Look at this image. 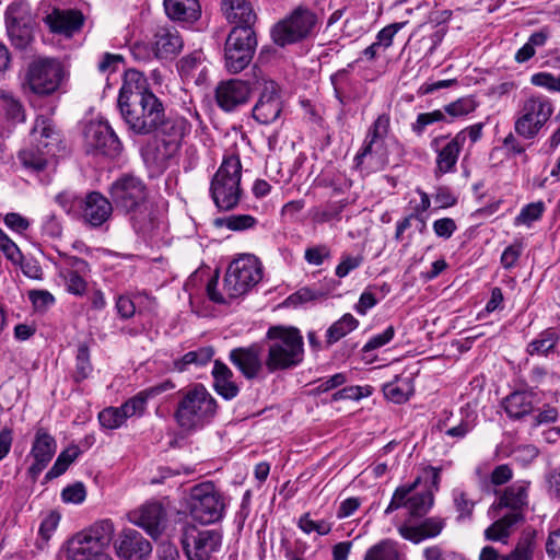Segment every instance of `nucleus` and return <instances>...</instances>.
Segmentation results:
<instances>
[{"label": "nucleus", "instance_id": "nucleus-1", "mask_svg": "<svg viewBox=\"0 0 560 560\" xmlns=\"http://www.w3.org/2000/svg\"><path fill=\"white\" fill-rule=\"evenodd\" d=\"M147 85V79L140 71L127 70L117 101L128 130L137 136L155 132L164 115L162 101Z\"/></svg>", "mask_w": 560, "mask_h": 560}, {"label": "nucleus", "instance_id": "nucleus-2", "mask_svg": "<svg viewBox=\"0 0 560 560\" xmlns=\"http://www.w3.org/2000/svg\"><path fill=\"white\" fill-rule=\"evenodd\" d=\"M109 195L113 205L129 217L135 232L150 237L159 229L160 220L154 206L149 201V190L137 176L125 174L112 183Z\"/></svg>", "mask_w": 560, "mask_h": 560}, {"label": "nucleus", "instance_id": "nucleus-3", "mask_svg": "<svg viewBox=\"0 0 560 560\" xmlns=\"http://www.w3.org/2000/svg\"><path fill=\"white\" fill-rule=\"evenodd\" d=\"M177 395L174 419L182 431L196 432L214 419L218 402L202 384H194L179 390Z\"/></svg>", "mask_w": 560, "mask_h": 560}, {"label": "nucleus", "instance_id": "nucleus-4", "mask_svg": "<svg viewBox=\"0 0 560 560\" xmlns=\"http://www.w3.org/2000/svg\"><path fill=\"white\" fill-rule=\"evenodd\" d=\"M265 366L269 373L299 366L304 359V340L295 327L271 326L266 334Z\"/></svg>", "mask_w": 560, "mask_h": 560}, {"label": "nucleus", "instance_id": "nucleus-5", "mask_svg": "<svg viewBox=\"0 0 560 560\" xmlns=\"http://www.w3.org/2000/svg\"><path fill=\"white\" fill-rule=\"evenodd\" d=\"M30 137L31 147L22 150L19 159L24 167L38 173L54 163L56 154L60 151L61 136L51 118L39 115L35 119Z\"/></svg>", "mask_w": 560, "mask_h": 560}, {"label": "nucleus", "instance_id": "nucleus-6", "mask_svg": "<svg viewBox=\"0 0 560 560\" xmlns=\"http://www.w3.org/2000/svg\"><path fill=\"white\" fill-rule=\"evenodd\" d=\"M190 121L179 115H163L162 122L155 132L159 135V143L154 153L147 149L143 156L147 162L151 161L156 166H165L174 158L180 147L183 139L191 131Z\"/></svg>", "mask_w": 560, "mask_h": 560}, {"label": "nucleus", "instance_id": "nucleus-7", "mask_svg": "<svg viewBox=\"0 0 560 560\" xmlns=\"http://www.w3.org/2000/svg\"><path fill=\"white\" fill-rule=\"evenodd\" d=\"M241 177L242 164L238 156L224 158L210 185L211 197L220 210L229 211L238 205L242 196Z\"/></svg>", "mask_w": 560, "mask_h": 560}, {"label": "nucleus", "instance_id": "nucleus-8", "mask_svg": "<svg viewBox=\"0 0 560 560\" xmlns=\"http://www.w3.org/2000/svg\"><path fill=\"white\" fill-rule=\"evenodd\" d=\"M553 110V104L549 97L541 94L530 95L516 112L515 133L525 140H534L549 121Z\"/></svg>", "mask_w": 560, "mask_h": 560}, {"label": "nucleus", "instance_id": "nucleus-9", "mask_svg": "<svg viewBox=\"0 0 560 560\" xmlns=\"http://www.w3.org/2000/svg\"><path fill=\"white\" fill-rule=\"evenodd\" d=\"M262 278L259 259L250 254H243L228 267L223 289L231 299L238 298L252 290Z\"/></svg>", "mask_w": 560, "mask_h": 560}, {"label": "nucleus", "instance_id": "nucleus-10", "mask_svg": "<svg viewBox=\"0 0 560 560\" xmlns=\"http://www.w3.org/2000/svg\"><path fill=\"white\" fill-rule=\"evenodd\" d=\"M188 509L191 517L201 524H211L223 517V495L212 482H202L190 489Z\"/></svg>", "mask_w": 560, "mask_h": 560}, {"label": "nucleus", "instance_id": "nucleus-11", "mask_svg": "<svg viewBox=\"0 0 560 560\" xmlns=\"http://www.w3.org/2000/svg\"><path fill=\"white\" fill-rule=\"evenodd\" d=\"M257 38L252 27H233L224 46L225 67L232 73L243 71L252 61Z\"/></svg>", "mask_w": 560, "mask_h": 560}, {"label": "nucleus", "instance_id": "nucleus-12", "mask_svg": "<svg viewBox=\"0 0 560 560\" xmlns=\"http://www.w3.org/2000/svg\"><path fill=\"white\" fill-rule=\"evenodd\" d=\"M314 12L307 8L298 7L271 28V38L278 46H285L307 37L316 25Z\"/></svg>", "mask_w": 560, "mask_h": 560}, {"label": "nucleus", "instance_id": "nucleus-13", "mask_svg": "<svg viewBox=\"0 0 560 560\" xmlns=\"http://www.w3.org/2000/svg\"><path fill=\"white\" fill-rule=\"evenodd\" d=\"M65 78L62 63L54 58H39L27 70L26 82L31 91L38 95L55 93Z\"/></svg>", "mask_w": 560, "mask_h": 560}, {"label": "nucleus", "instance_id": "nucleus-14", "mask_svg": "<svg viewBox=\"0 0 560 560\" xmlns=\"http://www.w3.org/2000/svg\"><path fill=\"white\" fill-rule=\"evenodd\" d=\"M180 542L187 560H214L222 546V534L190 526L184 530Z\"/></svg>", "mask_w": 560, "mask_h": 560}, {"label": "nucleus", "instance_id": "nucleus-15", "mask_svg": "<svg viewBox=\"0 0 560 560\" xmlns=\"http://www.w3.org/2000/svg\"><path fill=\"white\" fill-rule=\"evenodd\" d=\"M419 483L418 477L412 483L397 487L384 513L388 515L400 508H406L411 518L428 514L434 504V494L430 490L412 494Z\"/></svg>", "mask_w": 560, "mask_h": 560}, {"label": "nucleus", "instance_id": "nucleus-16", "mask_svg": "<svg viewBox=\"0 0 560 560\" xmlns=\"http://www.w3.org/2000/svg\"><path fill=\"white\" fill-rule=\"evenodd\" d=\"M260 91L258 101L253 107V118L261 125L275 122L282 113V101L279 85L269 79L257 81Z\"/></svg>", "mask_w": 560, "mask_h": 560}, {"label": "nucleus", "instance_id": "nucleus-17", "mask_svg": "<svg viewBox=\"0 0 560 560\" xmlns=\"http://www.w3.org/2000/svg\"><path fill=\"white\" fill-rule=\"evenodd\" d=\"M390 119L386 114L380 115L369 128L361 149L354 156L357 168L363 170L366 158L371 160L385 149V139L389 132Z\"/></svg>", "mask_w": 560, "mask_h": 560}, {"label": "nucleus", "instance_id": "nucleus-18", "mask_svg": "<svg viewBox=\"0 0 560 560\" xmlns=\"http://www.w3.org/2000/svg\"><path fill=\"white\" fill-rule=\"evenodd\" d=\"M431 149L435 152V170L436 177L456 171V164L464 147V136H439L431 140Z\"/></svg>", "mask_w": 560, "mask_h": 560}, {"label": "nucleus", "instance_id": "nucleus-19", "mask_svg": "<svg viewBox=\"0 0 560 560\" xmlns=\"http://www.w3.org/2000/svg\"><path fill=\"white\" fill-rule=\"evenodd\" d=\"M5 24L11 43L19 49L26 48L33 38V18L20 5H10L5 12Z\"/></svg>", "mask_w": 560, "mask_h": 560}, {"label": "nucleus", "instance_id": "nucleus-20", "mask_svg": "<svg viewBox=\"0 0 560 560\" xmlns=\"http://www.w3.org/2000/svg\"><path fill=\"white\" fill-rule=\"evenodd\" d=\"M252 94L250 85L238 79L221 81L215 88L217 105L226 113L235 110L246 104Z\"/></svg>", "mask_w": 560, "mask_h": 560}, {"label": "nucleus", "instance_id": "nucleus-21", "mask_svg": "<svg viewBox=\"0 0 560 560\" xmlns=\"http://www.w3.org/2000/svg\"><path fill=\"white\" fill-rule=\"evenodd\" d=\"M88 144L104 155L114 158L122 150V144L107 121L91 124L85 132Z\"/></svg>", "mask_w": 560, "mask_h": 560}, {"label": "nucleus", "instance_id": "nucleus-22", "mask_svg": "<svg viewBox=\"0 0 560 560\" xmlns=\"http://www.w3.org/2000/svg\"><path fill=\"white\" fill-rule=\"evenodd\" d=\"M229 359L246 380L260 377L266 368L260 347L256 343L232 349Z\"/></svg>", "mask_w": 560, "mask_h": 560}, {"label": "nucleus", "instance_id": "nucleus-23", "mask_svg": "<svg viewBox=\"0 0 560 560\" xmlns=\"http://www.w3.org/2000/svg\"><path fill=\"white\" fill-rule=\"evenodd\" d=\"M59 276L63 279L67 291L74 295H83L86 291L85 277L89 264L75 256H65L58 266Z\"/></svg>", "mask_w": 560, "mask_h": 560}, {"label": "nucleus", "instance_id": "nucleus-24", "mask_svg": "<svg viewBox=\"0 0 560 560\" xmlns=\"http://www.w3.org/2000/svg\"><path fill=\"white\" fill-rule=\"evenodd\" d=\"M80 215L85 224L100 228L113 214V201L98 191H92L80 201Z\"/></svg>", "mask_w": 560, "mask_h": 560}, {"label": "nucleus", "instance_id": "nucleus-25", "mask_svg": "<svg viewBox=\"0 0 560 560\" xmlns=\"http://www.w3.org/2000/svg\"><path fill=\"white\" fill-rule=\"evenodd\" d=\"M57 450L55 438L44 428H38L35 432L31 448V456L34 463L28 468V475L36 480L40 472L46 468L54 457Z\"/></svg>", "mask_w": 560, "mask_h": 560}, {"label": "nucleus", "instance_id": "nucleus-26", "mask_svg": "<svg viewBox=\"0 0 560 560\" xmlns=\"http://www.w3.org/2000/svg\"><path fill=\"white\" fill-rule=\"evenodd\" d=\"M115 549L122 560H147L152 552V545L138 530L129 528L119 535Z\"/></svg>", "mask_w": 560, "mask_h": 560}, {"label": "nucleus", "instance_id": "nucleus-27", "mask_svg": "<svg viewBox=\"0 0 560 560\" xmlns=\"http://www.w3.org/2000/svg\"><path fill=\"white\" fill-rule=\"evenodd\" d=\"M165 517V510L159 502L147 503L130 513V521L153 538H158L162 533Z\"/></svg>", "mask_w": 560, "mask_h": 560}, {"label": "nucleus", "instance_id": "nucleus-28", "mask_svg": "<svg viewBox=\"0 0 560 560\" xmlns=\"http://www.w3.org/2000/svg\"><path fill=\"white\" fill-rule=\"evenodd\" d=\"M445 525V518L441 516H431L424 518L418 525L401 524L398 526L397 530L404 539L413 544H420L425 539L438 537L444 529Z\"/></svg>", "mask_w": 560, "mask_h": 560}, {"label": "nucleus", "instance_id": "nucleus-29", "mask_svg": "<svg viewBox=\"0 0 560 560\" xmlns=\"http://www.w3.org/2000/svg\"><path fill=\"white\" fill-rule=\"evenodd\" d=\"M221 11L234 27H252L258 19L250 0H221Z\"/></svg>", "mask_w": 560, "mask_h": 560}, {"label": "nucleus", "instance_id": "nucleus-30", "mask_svg": "<svg viewBox=\"0 0 560 560\" xmlns=\"http://www.w3.org/2000/svg\"><path fill=\"white\" fill-rule=\"evenodd\" d=\"M151 45L154 47L155 58L167 59L180 52L183 39L177 30L162 25L155 27Z\"/></svg>", "mask_w": 560, "mask_h": 560}, {"label": "nucleus", "instance_id": "nucleus-31", "mask_svg": "<svg viewBox=\"0 0 560 560\" xmlns=\"http://www.w3.org/2000/svg\"><path fill=\"white\" fill-rule=\"evenodd\" d=\"M529 482L515 481L498 494L497 509H509L511 513H517L523 520V511L528 504Z\"/></svg>", "mask_w": 560, "mask_h": 560}, {"label": "nucleus", "instance_id": "nucleus-32", "mask_svg": "<svg viewBox=\"0 0 560 560\" xmlns=\"http://www.w3.org/2000/svg\"><path fill=\"white\" fill-rule=\"evenodd\" d=\"M46 23L52 33L70 37L81 30L84 23V16L79 10L55 9L46 16Z\"/></svg>", "mask_w": 560, "mask_h": 560}, {"label": "nucleus", "instance_id": "nucleus-33", "mask_svg": "<svg viewBox=\"0 0 560 560\" xmlns=\"http://www.w3.org/2000/svg\"><path fill=\"white\" fill-rule=\"evenodd\" d=\"M173 388H175V384L172 381L166 380L160 384L139 392L137 395L129 398L120 406L122 415L126 419L133 416H141L147 408V402L149 399L154 398L158 395H161L162 393Z\"/></svg>", "mask_w": 560, "mask_h": 560}, {"label": "nucleus", "instance_id": "nucleus-34", "mask_svg": "<svg viewBox=\"0 0 560 560\" xmlns=\"http://www.w3.org/2000/svg\"><path fill=\"white\" fill-rule=\"evenodd\" d=\"M211 374L213 388L218 395L225 400H231L238 395L240 388L233 381V372L226 364L218 360L214 361Z\"/></svg>", "mask_w": 560, "mask_h": 560}, {"label": "nucleus", "instance_id": "nucleus-35", "mask_svg": "<svg viewBox=\"0 0 560 560\" xmlns=\"http://www.w3.org/2000/svg\"><path fill=\"white\" fill-rule=\"evenodd\" d=\"M166 15L177 22L192 23L200 18L198 0H164Z\"/></svg>", "mask_w": 560, "mask_h": 560}, {"label": "nucleus", "instance_id": "nucleus-36", "mask_svg": "<svg viewBox=\"0 0 560 560\" xmlns=\"http://www.w3.org/2000/svg\"><path fill=\"white\" fill-rule=\"evenodd\" d=\"M101 555L107 553L90 542L85 536L80 533L68 540L67 557L71 560H95L100 558Z\"/></svg>", "mask_w": 560, "mask_h": 560}, {"label": "nucleus", "instance_id": "nucleus-37", "mask_svg": "<svg viewBox=\"0 0 560 560\" xmlns=\"http://www.w3.org/2000/svg\"><path fill=\"white\" fill-rule=\"evenodd\" d=\"M533 399L532 392H514L504 399V410L510 418L521 419L533 411Z\"/></svg>", "mask_w": 560, "mask_h": 560}, {"label": "nucleus", "instance_id": "nucleus-38", "mask_svg": "<svg viewBox=\"0 0 560 560\" xmlns=\"http://www.w3.org/2000/svg\"><path fill=\"white\" fill-rule=\"evenodd\" d=\"M85 538L98 547L102 551L107 548L114 536V524L109 520L95 523L89 529L80 533Z\"/></svg>", "mask_w": 560, "mask_h": 560}, {"label": "nucleus", "instance_id": "nucleus-39", "mask_svg": "<svg viewBox=\"0 0 560 560\" xmlns=\"http://www.w3.org/2000/svg\"><path fill=\"white\" fill-rule=\"evenodd\" d=\"M412 392L413 384L410 377L396 376L394 381L383 385L384 396L395 404L407 401Z\"/></svg>", "mask_w": 560, "mask_h": 560}, {"label": "nucleus", "instance_id": "nucleus-40", "mask_svg": "<svg viewBox=\"0 0 560 560\" xmlns=\"http://www.w3.org/2000/svg\"><path fill=\"white\" fill-rule=\"evenodd\" d=\"M518 522L520 515L517 513H509L500 517L485 530V538L487 540L505 544L511 535V528Z\"/></svg>", "mask_w": 560, "mask_h": 560}, {"label": "nucleus", "instance_id": "nucleus-41", "mask_svg": "<svg viewBox=\"0 0 560 560\" xmlns=\"http://www.w3.org/2000/svg\"><path fill=\"white\" fill-rule=\"evenodd\" d=\"M398 547L395 540L382 539L366 550L363 560H404Z\"/></svg>", "mask_w": 560, "mask_h": 560}, {"label": "nucleus", "instance_id": "nucleus-42", "mask_svg": "<svg viewBox=\"0 0 560 560\" xmlns=\"http://www.w3.org/2000/svg\"><path fill=\"white\" fill-rule=\"evenodd\" d=\"M560 337L552 328L541 331L526 348L529 355H548L555 351Z\"/></svg>", "mask_w": 560, "mask_h": 560}, {"label": "nucleus", "instance_id": "nucleus-43", "mask_svg": "<svg viewBox=\"0 0 560 560\" xmlns=\"http://www.w3.org/2000/svg\"><path fill=\"white\" fill-rule=\"evenodd\" d=\"M359 326V320L350 313L345 314L336 320L326 331V343L331 346L354 330Z\"/></svg>", "mask_w": 560, "mask_h": 560}, {"label": "nucleus", "instance_id": "nucleus-44", "mask_svg": "<svg viewBox=\"0 0 560 560\" xmlns=\"http://www.w3.org/2000/svg\"><path fill=\"white\" fill-rule=\"evenodd\" d=\"M346 205V201H328L325 205L315 207L312 209V220L317 224L340 220Z\"/></svg>", "mask_w": 560, "mask_h": 560}, {"label": "nucleus", "instance_id": "nucleus-45", "mask_svg": "<svg viewBox=\"0 0 560 560\" xmlns=\"http://www.w3.org/2000/svg\"><path fill=\"white\" fill-rule=\"evenodd\" d=\"M80 450L77 445H71L63 450L57 457L52 467L46 472L45 479L51 480L65 474L68 467L78 458Z\"/></svg>", "mask_w": 560, "mask_h": 560}, {"label": "nucleus", "instance_id": "nucleus-46", "mask_svg": "<svg viewBox=\"0 0 560 560\" xmlns=\"http://www.w3.org/2000/svg\"><path fill=\"white\" fill-rule=\"evenodd\" d=\"M214 351L211 347H202L185 353L179 360L174 362L177 371L183 372L187 365H205L211 361Z\"/></svg>", "mask_w": 560, "mask_h": 560}, {"label": "nucleus", "instance_id": "nucleus-47", "mask_svg": "<svg viewBox=\"0 0 560 560\" xmlns=\"http://www.w3.org/2000/svg\"><path fill=\"white\" fill-rule=\"evenodd\" d=\"M453 503L456 512L458 513L457 522L469 521L472 517L475 501L462 489H454L452 492Z\"/></svg>", "mask_w": 560, "mask_h": 560}, {"label": "nucleus", "instance_id": "nucleus-48", "mask_svg": "<svg viewBox=\"0 0 560 560\" xmlns=\"http://www.w3.org/2000/svg\"><path fill=\"white\" fill-rule=\"evenodd\" d=\"M93 371V366L90 360L89 347L84 343L78 347L75 355V370L73 373V380L80 383L86 380Z\"/></svg>", "mask_w": 560, "mask_h": 560}, {"label": "nucleus", "instance_id": "nucleus-49", "mask_svg": "<svg viewBox=\"0 0 560 560\" xmlns=\"http://www.w3.org/2000/svg\"><path fill=\"white\" fill-rule=\"evenodd\" d=\"M545 211L542 201L532 202L523 207L515 218V225L530 226L533 222L538 221Z\"/></svg>", "mask_w": 560, "mask_h": 560}, {"label": "nucleus", "instance_id": "nucleus-50", "mask_svg": "<svg viewBox=\"0 0 560 560\" xmlns=\"http://www.w3.org/2000/svg\"><path fill=\"white\" fill-rule=\"evenodd\" d=\"M298 527L305 534L316 532L319 536H325L331 530V524L328 521H314L311 518L310 513H304L300 516Z\"/></svg>", "mask_w": 560, "mask_h": 560}, {"label": "nucleus", "instance_id": "nucleus-51", "mask_svg": "<svg viewBox=\"0 0 560 560\" xmlns=\"http://www.w3.org/2000/svg\"><path fill=\"white\" fill-rule=\"evenodd\" d=\"M126 420L120 407H108L98 413L101 425L108 430L120 428Z\"/></svg>", "mask_w": 560, "mask_h": 560}, {"label": "nucleus", "instance_id": "nucleus-52", "mask_svg": "<svg viewBox=\"0 0 560 560\" xmlns=\"http://www.w3.org/2000/svg\"><path fill=\"white\" fill-rule=\"evenodd\" d=\"M477 103L472 97H462L444 106V115L447 114L454 118L463 117L472 113Z\"/></svg>", "mask_w": 560, "mask_h": 560}, {"label": "nucleus", "instance_id": "nucleus-53", "mask_svg": "<svg viewBox=\"0 0 560 560\" xmlns=\"http://www.w3.org/2000/svg\"><path fill=\"white\" fill-rule=\"evenodd\" d=\"M440 121H445L443 110L435 109L429 113H421L417 116L416 121L411 124V130L417 136H422L428 126Z\"/></svg>", "mask_w": 560, "mask_h": 560}, {"label": "nucleus", "instance_id": "nucleus-54", "mask_svg": "<svg viewBox=\"0 0 560 560\" xmlns=\"http://www.w3.org/2000/svg\"><path fill=\"white\" fill-rule=\"evenodd\" d=\"M219 222L231 231H245L253 229L257 224L256 218L249 214H232L221 219Z\"/></svg>", "mask_w": 560, "mask_h": 560}, {"label": "nucleus", "instance_id": "nucleus-55", "mask_svg": "<svg viewBox=\"0 0 560 560\" xmlns=\"http://www.w3.org/2000/svg\"><path fill=\"white\" fill-rule=\"evenodd\" d=\"M2 108L8 119L13 122H23L25 120V113L23 105L11 95H5L2 98Z\"/></svg>", "mask_w": 560, "mask_h": 560}, {"label": "nucleus", "instance_id": "nucleus-56", "mask_svg": "<svg viewBox=\"0 0 560 560\" xmlns=\"http://www.w3.org/2000/svg\"><path fill=\"white\" fill-rule=\"evenodd\" d=\"M533 555V540L529 537L522 538L516 547L501 560H530Z\"/></svg>", "mask_w": 560, "mask_h": 560}, {"label": "nucleus", "instance_id": "nucleus-57", "mask_svg": "<svg viewBox=\"0 0 560 560\" xmlns=\"http://www.w3.org/2000/svg\"><path fill=\"white\" fill-rule=\"evenodd\" d=\"M363 262V257L361 255L352 256L349 254H343L341 256L340 262L337 265L335 273L338 278H345L352 270L359 268Z\"/></svg>", "mask_w": 560, "mask_h": 560}, {"label": "nucleus", "instance_id": "nucleus-58", "mask_svg": "<svg viewBox=\"0 0 560 560\" xmlns=\"http://www.w3.org/2000/svg\"><path fill=\"white\" fill-rule=\"evenodd\" d=\"M406 25V22H398L383 27L376 35V43L383 51L392 46L394 36Z\"/></svg>", "mask_w": 560, "mask_h": 560}, {"label": "nucleus", "instance_id": "nucleus-59", "mask_svg": "<svg viewBox=\"0 0 560 560\" xmlns=\"http://www.w3.org/2000/svg\"><path fill=\"white\" fill-rule=\"evenodd\" d=\"M43 234L50 238H58L62 234V224L59 218L54 213H47L42 219Z\"/></svg>", "mask_w": 560, "mask_h": 560}, {"label": "nucleus", "instance_id": "nucleus-60", "mask_svg": "<svg viewBox=\"0 0 560 560\" xmlns=\"http://www.w3.org/2000/svg\"><path fill=\"white\" fill-rule=\"evenodd\" d=\"M395 336V328L394 326H388L383 332L377 334L369 339V341L363 346L362 351L363 352H370L373 350H376L378 348L384 347Z\"/></svg>", "mask_w": 560, "mask_h": 560}, {"label": "nucleus", "instance_id": "nucleus-61", "mask_svg": "<svg viewBox=\"0 0 560 560\" xmlns=\"http://www.w3.org/2000/svg\"><path fill=\"white\" fill-rule=\"evenodd\" d=\"M330 257V249L327 245H317L305 249L304 258L313 266H320L325 259Z\"/></svg>", "mask_w": 560, "mask_h": 560}, {"label": "nucleus", "instance_id": "nucleus-62", "mask_svg": "<svg viewBox=\"0 0 560 560\" xmlns=\"http://www.w3.org/2000/svg\"><path fill=\"white\" fill-rule=\"evenodd\" d=\"M55 200L68 214H71L77 213V208L80 209V201L83 198L72 191H62L55 197Z\"/></svg>", "mask_w": 560, "mask_h": 560}, {"label": "nucleus", "instance_id": "nucleus-63", "mask_svg": "<svg viewBox=\"0 0 560 560\" xmlns=\"http://www.w3.org/2000/svg\"><path fill=\"white\" fill-rule=\"evenodd\" d=\"M85 487L81 482L68 486L61 492V498L67 503H82L85 500Z\"/></svg>", "mask_w": 560, "mask_h": 560}, {"label": "nucleus", "instance_id": "nucleus-64", "mask_svg": "<svg viewBox=\"0 0 560 560\" xmlns=\"http://www.w3.org/2000/svg\"><path fill=\"white\" fill-rule=\"evenodd\" d=\"M425 560H458V553L455 551H445L439 545L427 547L423 550Z\"/></svg>", "mask_w": 560, "mask_h": 560}]
</instances>
